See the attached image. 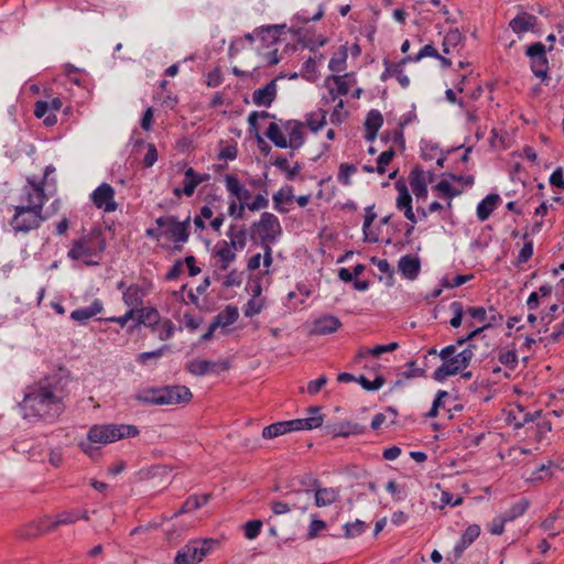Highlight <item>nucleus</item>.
<instances>
[{"mask_svg": "<svg viewBox=\"0 0 564 564\" xmlns=\"http://www.w3.org/2000/svg\"><path fill=\"white\" fill-rule=\"evenodd\" d=\"M67 376L55 372L28 386L20 409L24 419L54 422L66 408Z\"/></svg>", "mask_w": 564, "mask_h": 564, "instance_id": "f257e3e1", "label": "nucleus"}, {"mask_svg": "<svg viewBox=\"0 0 564 564\" xmlns=\"http://www.w3.org/2000/svg\"><path fill=\"white\" fill-rule=\"evenodd\" d=\"M476 346L468 344L466 348L457 352L456 345H448L444 347L438 356L443 360V364L437 367L433 373V379L442 382L446 378L456 376L465 370L471 362Z\"/></svg>", "mask_w": 564, "mask_h": 564, "instance_id": "f03ea898", "label": "nucleus"}, {"mask_svg": "<svg viewBox=\"0 0 564 564\" xmlns=\"http://www.w3.org/2000/svg\"><path fill=\"white\" fill-rule=\"evenodd\" d=\"M106 249V240L99 229H94L88 235L74 241L68 251V258L73 260H83L87 265L99 263L94 258L98 257Z\"/></svg>", "mask_w": 564, "mask_h": 564, "instance_id": "7ed1b4c3", "label": "nucleus"}, {"mask_svg": "<svg viewBox=\"0 0 564 564\" xmlns=\"http://www.w3.org/2000/svg\"><path fill=\"white\" fill-rule=\"evenodd\" d=\"M79 519L85 521L89 520L88 512L86 510L74 509L58 513L55 520H51L50 517H44L39 522L30 523L29 527L21 531L20 536L23 539H31L37 535L47 534L59 525L73 524Z\"/></svg>", "mask_w": 564, "mask_h": 564, "instance_id": "20e7f679", "label": "nucleus"}, {"mask_svg": "<svg viewBox=\"0 0 564 564\" xmlns=\"http://www.w3.org/2000/svg\"><path fill=\"white\" fill-rule=\"evenodd\" d=\"M137 435H139V430L132 424H96L89 429L87 438L90 443L107 445Z\"/></svg>", "mask_w": 564, "mask_h": 564, "instance_id": "39448f33", "label": "nucleus"}, {"mask_svg": "<svg viewBox=\"0 0 564 564\" xmlns=\"http://www.w3.org/2000/svg\"><path fill=\"white\" fill-rule=\"evenodd\" d=\"M189 216L183 221H180L177 217L173 215L161 216L155 219V224L163 228V237L174 242V251H181L182 245L187 242L189 238Z\"/></svg>", "mask_w": 564, "mask_h": 564, "instance_id": "423d86ee", "label": "nucleus"}, {"mask_svg": "<svg viewBox=\"0 0 564 564\" xmlns=\"http://www.w3.org/2000/svg\"><path fill=\"white\" fill-rule=\"evenodd\" d=\"M322 425L319 416H311L306 419H294L290 421H280L265 426L262 430V437L271 440L289 432L313 430Z\"/></svg>", "mask_w": 564, "mask_h": 564, "instance_id": "0eeeda50", "label": "nucleus"}, {"mask_svg": "<svg viewBox=\"0 0 564 564\" xmlns=\"http://www.w3.org/2000/svg\"><path fill=\"white\" fill-rule=\"evenodd\" d=\"M46 219L43 213L25 209L22 206H14V214L10 220V226L14 234L26 235L37 229Z\"/></svg>", "mask_w": 564, "mask_h": 564, "instance_id": "6e6552de", "label": "nucleus"}, {"mask_svg": "<svg viewBox=\"0 0 564 564\" xmlns=\"http://www.w3.org/2000/svg\"><path fill=\"white\" fill-rule=\"evenodd\" d=\"M47 200L44 192L43 181L35 182L33 178H26V185L23 186L20 195V204L25 209L43 213V206Z\"/></svg>", "mask_w": 564, "mask_h": 564, "instance_id": "1a4fd4ad", "label": "nucleus"}, {"mask_svg": "<svg viewBox=\"0 0 564 564\" xmlns=\"http://www.w3.org/2000/svg\"><path fill=\"white\" fill-rule=\"evenodd\" d=\"M213 540H194L181 547L174 558V564H197L209 553Z\"/></svg>", "mask_w": 564, "mask_h": 564, "instance_id": "9d476101", "label": "nucleus"}, {"mask_svg": "<svg viewBox=\"0 0 564 564\" xmlns=\"http://www.w3.org/2000/svg\"><path fill=\"white\" fill-rule=\"evenodd\" d=\"M525 55L530 59L532 73L539 78H545L549 72L546 47L542 42H534L527 46Z\"/></svg>", "mask_w": 564, "mask_h": 564, "instance_id": "9b49d317", "label": "nucleus"}, {"mask_svg": "<svg viewBox=\"0 0 564 564\" xmlns=\"http://www.w3.org/2000/svg\"><path fill=\"white\" fill-rule=\"evenodd\" d=\"M253 226L259 229L262 245L275 242L276 237L281 235L282 231L278 217L268 212H264L259 223L253 224Z\"/></svg>", "mask_w": 564, "mask_h": 564, "instance_id": "f8f14e48", "label": "nucleus"}, {"mask_svg": "<svg viewBox=\"0 0 564 564\" xmlns=\"http://www.w3.org/2000/svg\"><path fill=\"white\" fill-rule=\"evenodd\" d=\"M90 199L98 209L113 213L118 208L115 200V189L108 183L100 184L90 195Z\"/></svg>", "mask_w": 564, "mask_h": 564, "instance_id": "ddd939ff", "label": "nucleus"}, {"mask_svg": "<svg viewBox=\"0 0 564 564\" xmlns=\"http://www.w3.org/2000/svg\"><path fill=\"white\" fill-rule=\"evenodd\" d=\"M161 405H175L189 402L193 393L185 386H164L160 387Z\"/></svg>", "mask_w": 564, "mask_h": 564, "instance_id": "4468645a", "label": "nucleus"}, {"mask_svg": "<svg viewBox=\"0 0 564 564\" xmlns=\"http://www.w3.org/2000/svg\"><path fill=\"white\" fill-rule=\"evenodd\" d=\"M395 189L398 191V197L395 206L399 210L403 212L404 217L412 224H416L417 219L412 208V196L409 193L408 186L404 181H397Z\"/></svg>", "mask_w": 564, "mask_h": 564, "instance_id": "2eb2a0df", "label": "nucleus"}, {"mask_svg": "<svg viewBox=\"0 0 564 564\" xmlns=\"http://www.w3.org/2000/svg\"><path fill=\"white\" fill-rule=\"evenodd\" d=\"M228 367L226 361H212L199 358L189 360L186 364V370L196 377H203L217 370H227Z\"/></svg>", "mask_w": 564, "mask_h": 564, "instance_id": "dca6fc26", "label": "nucleus"}, {"mask_svg": "<svg viewBox=\"0 0 564 564\" xmlns=\"http://www.w3.org/2000/svg\"><path fill=\"white\" fill-rule=\"evenodd\" d=\"M480 534V527L478 524H470L466 528L464 533L462 534L460 539L454 546L452 556L448 555V560L452 562L458 561L460 556L463 555L464 551L469 547L473 542L479 536Z\"/></svg>", "mask_w": 564, "mask_h": 564, "instance_id": "f3484780", "label": "nucleus"}, {"mask_svg": "<svg viewBox=\"0 0 564 564\" xmlns=\"http://www.w3.org/2000/svg\"><path fill=\"white\" fill-rule=\"evenodd\" d=\"M149 294V290L143 285L132 283L123 292L122 302L129 310H141L143 307L144 297Z\"/></svg>", "mask_w": 564, "mask_h": 564, "instance_id": "a211bd4d", "label": "nucleus"}, {"mask_svg": "<svg viewBox=\"0 0 564 564\" xmlns=\"http://www.w3.org/2000/svg\"><path fill=\"white\" fill-rule=\"evenodd\" d=\"M224 181L229 195L239 200V204H245V207L248 208L251 192L246 188L234 174H226Z\"/></svg>", "mask_w": 564, "mask_h": 564, "instance_id": "6ab92c4d", "label": "nucleus"}, {"mask_svg": "<svg viewBox=\"0 0 564 564\" xmlns=\"http://www.w3.org/2000/svg\"><path fill=\"white\" fill-rule=\"evenodd\" d=\"M410 186L413 194L420 200H425L427 197V177L425 171L420 166H415L409 175Z\"/></svg>", "mask_w": 564, "mask_h": 564, "instance_id": "aec40b11", "label": "nucleus"}, {"mask_svg": "<svg viewBox=\"0 0 564 564\" xmlns=\"http://www.w3.org/2000/svg\"><path fill=\"white\" fill-rule=\"evenodd\" d=\"M341 327L339 318L333 315H324L314 321L311 333L313 335H329L335 333Z\"/></svg>", "mask_w": 564, "mask_h": 564, "instance_id": "412c9836", "label": "nucleus"}, {"mask_svg": "<svg viewBox=\"0 0 564 564\" xmlns=\"http://www.w3.org/2000/svg\"><path fill=\"white\" fill-rule=\"evenodd\" d=\"M285 29V24H272L267 26H261L256 30L257 37L262 43L264 47H271L280 41V37Z\"/></svg>", "mask_w": 564, "mask_h": 564, "instance_id": "4be33fe9", "label": "nucleus"}, {"mask_svg": "<svg viewBox=\"0 0 564 564\" xmlns=\"http://www.w3.org/2000/svg\"><path fill=\"white\" fill-rule=\"evenodd\" d=\"M384 70L380 75L381 82H387L391 77H395L402 88H408L410 86V78L404 74L403 68L400 64L394 62H390L389 59H383Z\"/></svg>", "mask_w": 564, "mask_h": 564, "instance_id": "5701e85b", "label": "nucleus"}, {"mask_svg": "<svg viewBox=\"0 0 564 564\" xmlns=\"http://www.w3.org/2000/svg\"><path fill=\"white\" fill-rule=\"evenodd\" d=\"M208 180L209 174H199L193 167H187L184 172L182 192L185 196L191 197L195 193L196 187Z\"/></svg>", "mask_w": 564, "mask_h": 564, "instance_id": "b1692460", "label": "nucleus"}, {"mask_svg": "<svg viewBox=\"0 0 564 564\" xmlns=\"http://www.w3.org/2000/svg\"><path fill=\"white\" fill-rule=\"evenodd\" d=\"M283 128L285 132L289 134V148H291L292 150L300 149L304 143L303 123L297 120H288L283 124Z\"/></svg>", "mask_w": 564, "mask_h": 564, "instance_id": "393cba45", "label": "nucleus"}, {"mask_svg": "<svg viewBox=\"0 0 564 564\" xmlns=\"http://www.w3.org/2000/svg\"><path fill=\"white\" fill-rule=\"evenodd\" d=\"M538 18L528 12H519L510 22L509 28L518 35L528 31H533L536 24Z\"/></svg>", "mask_w": 564, "mask_h": 564, "instance_id": "a878e982", "label": "nucleus"}, {"mask_svg": "<svg viewBox=\"0 0 564 564\" xmlns=\"http://www.w3.org/2000/svg\"><path fill=\"white\" fill-rule=\"evenodd\" d=\"M276 79L253 91L252 100L257 106L270 107L276 97Z\"/></svg>", "mask_w": 564, "mask_h": 564, "instance_id": "bb28decb", "label": "nucleus"}, {"mask_svg": "<svg viewBox=\"0 0 564 564\" xmlns=\"http://www.w3.org/2000/svg\"><path fill=\"white\" fill-rule=\"evenodd\" d=\"M401 274L408 280H415L421 270V261L417 257L405 254L398 263Z\"/></svg>", "mask_w": 564, "mask_h": 564, "instance_id": "cd10ccee", "label": "nucleus"}, {"mask_svg": "<svg viewBox=\"0 0 564 564\" xmlns=\"http://www.w3.org/2000/svg\"><path fill=\"white\" fill-rule=\"evenodd\" d=\"M104 311V304L100 300L96 299L90 306L88 307H82L77 308L72 312L70 318L80 323L85 324L90 318L96 316L97 314L101 313Z\"/></svg>", "mask_w": 564, "mask_h": 564, "instance_id": "c85d7f7f", "label": "nucleus"}, {"mask_svg": "<svg viewBox=\"0 0 564 564\" xmlns=\"http://www.w3.org/2000/svg\"><path fill=\"white\" fill-rule=\"evenodd\" d=\"M383 123V117L381 112L377 109H372L367 113L366 121H365V128H366V140L372 142L379 129L381 128Z\"/></svg>", "mask_w": 564, "mask_h": 564, "instance_id": "c756f323", "label": "nucleus"}, {"mask_svg": "<svg viewBox=\"0 0 564 564\" xmlns=\"http://www.w3.org/2000/svg\"><path fill=\"white\" fill-rule=\"evenodd\" d=\"M351 75H330L326 78V84L328 85L333 82L336 85V91L333 87H329V95L332 96V100L335 101L338 95H347L350 88Z\"/></svg>", "mask_w": 564, "mask_h": 564, "instance_id": "7c9ffc66", "label": "nucleus"}, {"mask_svg": "<svg viewBox=\"0 0 564 564\" xmlns=\"http://www.w3.org/2000/svg\"><path fill=\"white\" fill-rule=\"evenodd\" d=\"M215 256L219 259L221 270H227L237 258L236 249L228 241H220L216 246Z\"/></svg>", "mask_w": 564, "mask_h": 564, "instance_id": "2f4dec72", "label": "nucleus"}, {"mask_svg": "<svg viewBox=\"0 0 564 564\" xmlns=\"http://www.w3.org/2000/svg\"><path fill=\"white\" fill-rule=\"evenodd\" d=\"M365 431L366 427L364 425L346 421L334 425L330 433L334 437H348L350 435H360Z\"/></svg>", "mask_w": 564, "mask_h": 564, "instance_id": "473e14b6", "label": "nucleus"}, {"mask_svg": "<svg viewBox=\"0 0 564 564\" xmlns=\"http://www.w3.org/2000/svg\"><path fill=\"white\" fill-rule=\"evenodd\" d=\"M500 202V196L498 194H488L478 205H477V217L479 220L485 221L489 218L492 212L496 209L498 203Z\"/></svg>", "mask_w": 564, "mask_h": 564, "instance_id": "72a5a7b5", "label": "nucleus"}, {"mask_svg": "<svg viewBox=\"0 0 564 564\" xmlns=\"http://www.w3.org/2000/svg\"><path fill=\"white\" fill-rule=\"evenodd\" d=\"M160 319L162 317L154 306H143L141 310H138L137 323H134L132 328L148 326L151 323H160Z\"/></svg>", "mask_w": 564, "mask_h": 564, "instance_id": "f704fd0d", "label": "nucleus"}, {"mask_svg": "<svg viewBox=\"0 0 564 564\" xmlns=\"http://www.w3.org/2000/svg\"><path fill=\"white\" fill-rule=\"evenodd\" d=\"M134 399L142 405L161 406L160 387L141 389L135 393Z\"/></svg>", "mask_w": 564, "mask_h": 564, "instance_id": "c9c22d12", "label": "nucleus"}, {"mask_svg": "<svg viewBox=\"0 0 564 564\" xmlns=\"http://www.w3.org/2000/svg\"><path fill=\"white\" fill-rule=\"evenodd\" d=\"M273 204L274 209L281 214H285L289 212L288 208L283 206V203H291L294 199L293 188L292 186H284L279 189L275 194H273Z\"/></svg>", "mask_w": 564, "mask_h": 564, "instance_id": "e433bc0d", "label": "nucleus"}, {"mask_svg": "<svg viewBox=\"0 0 564 564\" xmlns=\"http://www.w3.org/2000/svg\"><path fill=\"white\" fill-rule=\"evenodd\" d=\"M227 236L230 241H228L234 249H243L247 243V230L243 227H237L236 225H230Z\"/></svg>", "mask_w": 564, "mask_h": 564, "instance_id": "4c0bfd02", "label": "nucleus"}, {"mask_svg": "<svg viewBox=\"0 0 564 564\" xmlns=\"http://www.w3.org/2000/svg\"><path fill=\"white\" fill-rule=\"evenodd\" d=\"M239 317V312L236 306L227 305L221 312L215 317L214 322L218 324V327H227L234 324Z\"/></svg>", "mask_w": 564, "mask_h": 564, "instance_id": "58836bf2", "label": "nucleus"}, {"mask_svg": "<svg viewBox=\"0 0 564 564\" xmlns=\"http://www.w3.org/2000/svg\"><path fill=\"white\" fill-rule=\"evenodd\" d=\"M272 164L278 167L281 172L285 173L286 178L289 181H293L295 176L300 173L302 170V165L299 162H295L293 166L289 165L288 159L283 156H278Z\"/></svg>", "mask_w": 564, "mask_h": 564, "instance_id": "ea45409f", "label": "nucleus"}, {"mask_svg": "<svg viewBox=\"0 0 564 564\" xmlns=\"http://www.w3.org/2000/svg\"><path fill=\"white\" fill-rule=\"evenodd\" d=\"M325 8L324 2L317 4L315 12L311 13L307 9H301L294 14V19L300 23H308L311 21H318L324 17Z\"/></svg>", "mask_w": 564, "mask_h": 564, "instance_id": "a19ab883", "label": "nucleus"}, {"mask_svg": "<svg viewBox=\"0 0 564 564\" xmlns=\"http://www.w3.org/2000/svg\"><path fill=\"white\" fill-rule=\"evenodd\" d=\"M270 507H271V510H272L273 514H275V516L285 514V513L290 512L293 509H301L302 511H305L307 509L306 505L299 506L292 499H289L288 501L272 500L270 502Z\"/></svg>", "mask_w": 564, "mask_h": 564, "instance_id": "79ce46f5", "label": "nucleus"}, {"mask_svg": "<svg viewBox=\"0 0 564 564\" xmlns=\"http://www.w3.org/2000/svg\"><path fill=\"white\" fill-rule=\"evenodd\" d=\"M265 135L280 149L289 148L288 140L283 135L280 127L275 122H271L267 129Z\"/></svg>", "mask_w": 564, "mask_h": 564, "instance_id": "37998d69", "label": "nucleus"}, {"mask_svg": "<svg viewBox=\"0 0 564 564\" xmlns=\"http://www.w3.org/2000/svg\"><path fill=\"white\" fill-rule=\"evenodd\" d=\"M260 293H261V288H260V285H258L257 289L254 290V296L252 299H250L243 307L245 316L252 317L254 315H258L262 311L263 300L257 299V296H259Z\"/></svg>", "mask_w": 564, "mask_h": 564, "instance_id": "c03bdc74", "label": "nucleus"}, {"mask_svg": "<svg viewBox=\"0 0 564 564\" xmlns=\"http://www.w3.org/2000/svg\"><path fill=\"white\" fill-rule=\"evenodd\" d=\"M314 498L317 507H327L337 499V492L332 488H322L315 491Z\"/></svg>", "mask_w": 564, "mask_h": 564, "instance_id": "a18cd8bd", "label": "nucleus"}, {"mask_svg": "<svg viewBox=\"0 0 564 564\" xmlns=\"http://www.w3.org/2000/svg\"><path fill=\"white\" fill-rule=\"evenodd\" d=\"M434 189L438 191L440 193H442V195L447 199V207L451 208L452 207V199L458 195L462 194V191L458 189V188H455L453 187L448 181L446 180H442L441 182H438L435 186H434Z\"/></svg>", "mask_w": 564, "mask_h": 564, "instance_id": "49530a36", "label": "nucleus"}, {"mask_svg": "<svg viewBox=\"0 0 564 564\" xmlns=\"http://www.w3.org/2000/svg\"><path fill=\"white\" fill-rule=\"evenodd\" d=\"M463 41V35L458 31V29H452L449 30L446 35L444 36L443 41V52L445 54L451 53V47H456L459 45Z\"/></svg>", "mask_w": 564, "mask_h": 564, "instance_id": "de8ad7c7", "label": "nucleus"}, {"mask_svg": "<svg viewBox=\"0 0 564 564\" xmlns=\"http://www.w3.org/2000/svg\"><path fill=\"white\" fill-rule=\"evenodd\" d=\"M529 508V501L527 499H520L516 503H513L507 511L503 512V516L508 521H512L519 517H521L527 509Z\"/></svg>", "mask_w": 564, "mask_h": 564, "instance_id": "09e8293b", "label": "nucleus"}, {"mask_svg": "<svg viewBox=\"0 0 564 564\" xmlns=\"http://www.w3.org/2000/svg\"><path fill=\"white\" fill-rule=\"evenodd\" d=\"M175 330L176 327L170 318H162L159 330H156L154 335H156L160 340L164 341L173 337Z\"/></svg>", "mask_w": 564, "mask_h": 564, "instance_id": "8fccbe9b", "label": "nucleus"}, {"mask_svg": "<svg viewBox=\"0 0 564 564\" xmlns=\"http://www.w3.org/2000/svg\"><path fill=\"white\" fill-rule=\"evenodd\" d=\"M498 360L507 368L513 370L518 366V355L514 349L512 350H500L498 354Z\"/></svg>", "mask_w": 564, "mask_h": 564, "instance_id": "3c124183", "label": "nucleus"}, {"mask_svg": "<svg viewBox=\"0 0 564 564\" xmlns=\"http://www.w3.org/2000/svg\"><path fill=\"white\" fill-rule=\"evenodd\" d=\"M367 524L361 520H356L351 523H346L344 525L345 538L350 539L360 535L365 532Z\"/></svg>", "mask_w": 564, "mask_h": 564, "instance_id": "603ef678", "label": "nucleus"}, {"mask_svg": "<svg viewBox=\"0 0 564 564\" xmlns=\"http://www.w3.org/2000/svg\"><path fill=\"white\" fill-rule=\"evenodd\" d=\"M357 382L367 391H377L384 384L386 380L382 376H377L372 381L367 379L365 376H360L358 377Z\"/></svg>", "mask_w": 564, "mask_h": 564, "instance_id": "864d4df0", "label": "nucleus"}, {"mask_svg": "<svg viewBox=\"0 0 564 564\" xmlns=\"http://www.w3.org/2000/svg\"><path fill=\"white\" fill-rule=\"evenodd\" d=\"M357 172V169L354 164L343 163L339 166V172L337 175V180L343 185L350 184V177Z\"/></svg>", "mask_w": 564, "mask_h": 564, "instance_id": "5fc2aeb1", "label": "nucleus"}, {"mask_svg": "<svg viewBox=\"0 0 564 564\" xmlns=\"http://www.w3.org/2000/svg\"><path fill=\"white\" fill-rule=\"evenodd\" d=\"M393 156H394V150L392 148L380 153V155L377 159V166H376V171L378 174L382 175L386 173V167L392 161Z\"/></svg>", "mask_w": 564, "mask_h": 564, "instance_id": "6e6d98bb", "label": "nucleus"}, {"mask_svg": "<svg viewBox=\"0 0 564 564\" xmlns=\"http://www.w3.org/2000/svg\"><path fill=\"white\" fill-rule=\"evenodd\" d=\"M449 308L454 314V316L449 321V324L452 327L457 328L462 325L464 306H463L462 302L454 301L451 303Z\"/></svg>", "mask_w": 564, "mask_h": 564, "instance_id": "4d7b16f0", "label": "nucleus"}, {"mask_svg": "<svg viewBox=\"0 0 564 564\" xmlns=\"http://www.w3.org/2000/svg\"><path fill=\"white\" fill-rule=\"evenodd\" d=\"M262 522L260 520H251L245 524V536L248 540L256 539L261 531Z\"/></svg>", "mask_w": 564, "mask_h": 564, "instance_id": "13d9d810", "label": "nucleus"}, {"mask_svg": "<svg viewBox=\"0 0 564 564\" xmlns=\"http://www.w3.org/2000/svg\"><path fill=\"white\" fill-rule=\"evenodd\" d=\"M558 522V519L555 518V510L550 513L541 523V527L543 528L544 531H552V536H556L557 534H560L562 532V529L561 527L558 528V530H556V525L555 523Z\"/></svg>", "mask_w": 564, "mask_h": 564, "instance_id": "bf43d9fd", "label": "nucleus"}, {"mask_svg": "<svg viewBox=\"0 0 564 564\" xmlns=\"http://www.w3.org/2000/svg\"><path fill=\"white\" fill-rule=\"evenodd\" d=\"M506 522H509L506 517L502 514L500 516H497L496 518L492 519V521L488 524V531L491 533V534H495V535H500L502 534L503 530H505V523Z\"/></svg>", "mask_w": 564, "mask_h": 564, "instance_id": "052dcab7", "label": "nucleus"}, {"mask_svg": "<svg viewBox=\"0 0 564 564\" xmlns=\"http://www.w3.org/2000/svg\"><path fill=\"white\" fill-rule=\"evenodd\" d=\"M169 349L167 345H163L159 349L152 351H144L138 355L137 360L141 364H145L150 359H156L163 356V354Z\"/></svg>", "mask_w": 564, "mask_h": 564, "instance_id": "680f3d73", "label": "nucleus"}, {"mask_svg": "<svg viewBox=\"0 0 564 564\" xmlns=\"http://www.w3.org/2000/svg\"><path fill=\"white\" fill-rule=\"evenodd\" d=\"M325 528H326V522L325 521L313 518L311 523H310V525H308V530H307V533H306V539L307 540L315 539L318 535V533L322 530H324Z\"/></svg>", "mask_w": 564, "mask_h": 564, "instance_id": "e2e57ef3", "label": "nucleus"}, {"mask_svg": "<svg viewBox=\"0 0 564 564\" xmlns=\"http://www.w3.org/2000/svg\"><path fill=\"white\" fill-rule=\"evenodd\" d=\"M197 495L189 496L184 503L182 505L181 509L176 511L172 518H176L180 514L192 512L197 510Z\"/></svg>", "mask_w": 564, "mask_h": 564, "instance_id": "0e129e2a", "label": "nucleus"}, {"mask_svg": "<svg viewBox=\"0 0 564 564\" xmlns=\"http://www.w3.org/2000/svg\"><path fill=\"white\" fill-rule=\"evenodd\" d=\"M474 278L473 274H458L454 276L452 280L443 279V286L445 288H457L463 285L464 283L470 281Z\"/></svg>", "mask_w": 564, "mask_h": 564, "instance_id": "69168bd1", "label": "nucleus"}, {"mask_svg": "<svg viewBox=\"0 0 564 564\" xmlns=\"http://www.w3.org/2000/svg\"><path fill=\"white\" fill-rule=\"evenodd\" d=\"M328 379L326 376H321L316 380H312L307 383L306 391L311 395L317 394L321 389L327 383Z\"/></svg>", "mask_w": 564, "mask_h": 564, "instance_id": "338daca9", "label": "nucleus"}, {"mask_svg": "<svg viewBox=\"0 0 564 564\" xmlns=\"http://www.w3.org/2000/svg\"><path fill=\"white\" fill-rule=\"evenodd\" d=\"M158 161V150L153 143L147 144V153L143 158V165L145 167H151Z\"/></svg>", "mask_w": 564, "mask_h": 564, "instance_id": "774afa93", "label": "nucleus"}]
</instances>
